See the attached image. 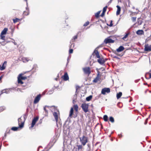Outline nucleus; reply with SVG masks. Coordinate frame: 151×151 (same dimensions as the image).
I'll return each instance as SVG.
<instances>
[{
  "instance_id": "obj_1",
  "label": "nucleus",
  "mask_w": 151,
  "mask_h": 151,
  "mask_svg": "<svg viewBox=\"0 0 151 151\" xmlns=\"http://www.w3.org/2000/svg\"><path fill=\"white\" fill-rule=\"evenodd\" d=\"M51 110L53 112V115L55 118L56 122H57L58 121V114L59 113V111L57 110L56 108L54 106H51Z\"/></svg>"
},
{
  "instance_id": "obj_2",
  "label": "nucleus",
  "mask_w": 151,
  "mask_h": 151,
  "mask_svg": "<svg viewBox=\"0 0 151 151\" xmlns=\"http://www.w3.org/2000/svg\"><path fill=\"white\" fill-rule=\"evenodd\" d=\"M79 139L81 144L83 146H85L88 142V137L84 135H83L82 137H80Z\"/></svg>"
},
{
  "instance_id": "obj_3",
  "label": "nucleus",
  "mask_w": 151,
  "mask_h": 151,
  "mask_svg": "<svg viewBox=\"0 0 151 151\" xmlns=\"http://www.w3.org/2000/svg\"><path fill=\"white\" fill-rule=\"evenodd\" d=\"M81 107L85 113L87 112L88 111V105L86 103L82 104Z\"/></svg>"
},
{
  "instance_id": "obj_4",
  "label": "nucleus",
  "mask_w": 151,
  "mask_h": 151,
  "mask_svg": "<svg viewBox=\"0 0 151 151\" xmlns=\"http://www.w3.org/2000/svg\"><path fill=\"white\" fill-rule=\"evenodd\" d=\"M38 117H36L34 118L32 121L31 127H29L30 129L34 127V126L36 122L38 120Z\"/></svg>"
},
{
  "instance_id": "obj_5",
  "label": "nucleus",
  "mask_w": 151,
  "mask_h": 151,
  "mask_svg": "<svg viewBox=\"0 0 151 151\" xmlns=\"http://www.w3.org/2000/svg\"><path fill=\"white\" fill-rule=\"evenodd\" d=\"M110 92V89L109 88H103L101 91V93L105 95L106 93H109Z\"/></svg>"
},
{
  "instance_id": "obj_6",
  "label": "nucleus",
  "mask_w": 151,
  "mask_h": 151,
  "mask_svg": "<svg viewBox=\"0 0 151 151\" xmlns=\"http://www.w3.org/2000/svg\"><path fill=\"white\" fill-rule=\"evenodd\" d=\"M83 70L84 73L86 74L89 75L91 73L90 68L89 67L83 68Z\"/></svg>"
},
{
  "instance_id": "obj_7",
  "label": "nucleus",
  "mask_w": 151,
  "mask_h": 151,
  "mask_svg": "<svg viewBox=\"0 0 151 151\" xmlns=\"http://www.w3.org/2000/svg\"><path fill=\"white\" fill-rule=\"evenodd\" d=\"M41 97V95L40 94L38 95L35 98L34 101V104H36L38 102L40 99Z\"/></svg>"
},
{
  "instance_id": "obj_8",
  "label": "nucleus",
  "mask_w": 151,
  "mask_h": 151,
  "mask_svg": "<svg viewBox=\"0 0 151 151\" xmlns=\"http://www.w3.org/2000/svg\"><path fill=\"white\" fill-rule=\"evenodd\" d=\"M114 41L110 38H108L105 39L104 40V42L106 44L108 43H113L114 42Z\"/></svg>"
},
{
  "instance_id": "obj_9",
  "label": "nucleus",
  "mask_w": 151,
  "mask_h": 151,
  "mask_svg": "<svg viewBox=\"0 0 151 151\" xmlns=\"http://www.w3.org/2000/svg\"><path fill=\"white\" fill-rule=\"evenodd\" d=\"M92 54L94 56V55H95L97 58H99L100 57L99 52L97 50H96V49L94 50Z\"/></svg>"
},
{
  "instance_id": "obj_10",
  "label": "nucleus",
  "mask_w": 151,
  "mask_h": 151,
  "mask_svg": "<svg viewBox=\"0 0 151 151\" xmlns=\"http://www.w3.org/2000/svg\"><path fill=\"white\" fill-rule=\"evenodd\" d=\"M65 81H67L69 80V78L67 73H65L64 75L62 77Z\"/></svg>"
},
{
  "instance_id": "obj_11",
  "label": "nucleus",
  "mask_w": 151,
  "mask_h": 151,
  "mask_svg": "<svg viewBox=\"0 0 151 151\" xmlns=\"http://www.w3.org/2000/svg\"><path fill=\"white\" fill-rule=\"evenodd\" d=\"M145 50L147 51H151V45H145Z\"/></svg>"
},
{
  "instance_id": "obj_12",
  "label": "nucleus",
  "mask_w": 151,
  "mask_h": 151,
  "mask_svg": "<svg viewBox=\"0 0 151 151\" xmlns=\"http://www.w3.org/2000/svg\"><path fill=\"white\" fill-rule=\"evenodd\" d=\"M98 62L101 65H103L105 63V61L104 58H99L97 60Z\"/></svg>"
},
{
  "instance_id": "obj_13",
  "label": "nucleus",
  "mask_w": 151,
  "mask_h": 151,
  "mask_svg": "<svg viewBox=\"0 0 151 151\" xmlns=\"http://www.w3.org/2000/svg\"><path fill=\"white\" fill-rule=\"evenodd\" d=\"M124 49V48L123 46H121L119 47L116 49V51L117 52H119L123 51Z\"/></svg>"
},
{
  "instance_id": "obj_14",
  "label": "nucleus",
  "mask_w": 151,
  "mask_h": 151,
  "mask_svg": "<svg viewBox=\"0 0 151 151\" xmlns=\"http://www.w3.org/2000/svg\"><path fill=\"white\" fill-rule=\"evenodd\" d=\"M6 63L7 62L6 61L4 62L2 66L0 67V69L1 70H2L5 69L6 66H4V65H6Z\"/></svg>"
},
{
  "instance_id": "obj_15",
  "label": "nucleus",
  "mask_w": 151,
  "mask_h": 151,
  "mask_svg": "<svg viewBox=\"0 0 151 151\" xmlns=\"http://www.w3.org/2000/svg\"><path fill=\"white\" fill-rule=\"evenodd\" d=\"M136 34L139 35H141L143 34L144 31L142 30H139L136 32Z\"/></svg>"
},
{
  "instance_id": "obj_16",
  "label": "nucleus",
  "mask_w": 151,
  "mask_h": 151,
  "mask_svg": "<svg viewBox=\"0 0 151 151\" xmlns=\"http://www.w3.org/2000/svg\"><path fill=\"white\" fill-rule=\"evenodd\" d=\"M8 30V29L7 28H5L1 32V34L2 35H5L6 34Z\"/></svg>"
},
{
  "instance_id": "obj_17",
  "label": "nucleus",
  "mask_w": 151,
  "mask_h": 151,
  "mask_svg": "<svg viewBox=\"0 0 151 151\" xmlns=\"http://www.w3.org/2000/svg\"><path fill=\"white\" fill-rule=\"evenodd\" d=\"M116 7L117 8V9L116 12V14L117 15H118L120 14L121 11V8L118 5Z\"/></svg>"
},
{
  "instance_id": "obj_18",
  "label": "nucleus",
  "mask_w": 151,
  "mask_h": 151,
  "mask_svg": "<svg viewBox=\"0 0 151 151\" xmlns=\"http://www.w3.org/2000/svg\"><path fill=\"white\" fill-rule=\"evenodd\" d=\"M21 74H19L18 77V83L23 84V82L22 81L21 79L20 78V77H21Z\"/></svg>"
},
{
  "instance_id": "obj_19",
  "label": "nucleus",
  "mask_w": 151,
  "mask_h": 151,
  "mask_svg": "<svg viewBox=\"0 0 151 151\" xmlns=\"http://www.w3.org/2000/svg\"><path fill=\"white\" fill-rule=\"evenodd\" d=\"M122 95V92H119L118 93H117L116 94V97L117 99H119L120 98Z\"/></svg>"
},
{
  "instance_id": "obj_20",
  "label": "nucleus",
  "mask_w": 151,
  "mask_h": 151,
  "mask_svg": "<svg viewBox=\"0 0 151 151\" xmlns=\"http://www.w3.org/2000/svg\"><path fill=\"white\" fill-rule=\"evenodd\" d=\"M4 89V93H6V94H8V93H9L10 92V89Z\"/></svg>"
},
{
  "instance_id": "obj_21",
  "label": "nucleus",
  "mask_w": 151,
  "mask_h": 151,
  "mask_svg": "<svg viewBox=\"0 0 151 151\" xmlns=\"http://www.w3.org/2000/svg\"><path fill=\"white\" fill-rule=\"evenodd\" d=\"M92 97V95H90L86 98V100L87 101H89L91 99Z\"/></svg>"
},
{
  "instance_id": "obj_22",
  "label": "nucleus",
  "mask_w": 151,
  "mask_h": 151,
  "mask_svg": "<svg viewBox=\"0 0 151 151\" xmlns=\"http://www.w3.org/2000/svg\"><path fill=\"white\" fill-rule=\"evenodd\" d=\"M73 108H71L70 111V113L69 114V116L70 117L72 115H73Z\"/></svg>"
},
{
  "instance_id": "obj_23",
  "label": "nucleus",
  "mask_w": 151,
  "mask_h": 151,
  "mask_svg": "<svg viewBox=\"0 0 151 151\" xmlns=\"http://www.w3.org/2000/svg\"><path fill=\"white\" fill-rule=\"evenodd\" d=\"M51 107L49 106H45L44 107V110L46 112V113H47L48 112V111L46 109V107H48V108H50V109L51 110Z\"/></svg>"
},
{
  "instance_id": "obj_24",
  "label": "nucleus",
  "mask_w": 151,
  "mask_h": 151,
  "mask_svg": "<svg viewBox=\"0 0 151 151\" xmlns=\"http://www.w3.org/2000/svg\"><path fill=\"white\" fill-rule=\"evenodd\" d=\"M103 119L105 121H107L108 120V117L107 116V115H104V116Z\"/></svg>"
},
{
  "instance_id": "obj_25",
  "label": "nucleus",
  "mask_w": 151,
  "mask_h": 151,
  "mask_svg": "<svg viewBox=\"0 0 151 151\" xmlns=\"http://www.w3.org/2000/svg\"><path fill=\"white\" fill-rule=\"evenodd\" d=\"M129 34V33L128 32L126 34V35L124 36L122 38V39L123 40H124L126 39L128 36V35Z\"/></svg>"
},
{
  "instance_id": "obj_26",
  "label": "nucleus",
  "mask_w": 151,
  "mask_h": 151,
  "mask_svg": "<svg viewBox=\"0 0 151 151\" xmlns=\"http://www.w3.org/2000/svg\"><path fill=\"white\" fill-rule=\"evenodd\" d=\"M101 12V11H99L95 14V16L96 18H98L99 17V15Z\"/></svg>"
},
{
  "instance_id": "obj_27",
  "label": "nucleus",
  "mask_w": 151,
  "mask_h": 151,
  "mask_svg": "<svg viewBox=\"0 0 151 151\" xmlns=\"http://www.w3.org/2000/svg\"><path fill=\"white\" fill-rule=\"evenodd\" d=\"M99 75V74H98L97 76L96 77V78L94 79L93 80V82L95 83H96L98 81V77Z\"/></svg>"
},
{
  "instance_id": "obj_28",
  "label": "nucleus",
  "mask_w": 151,
  "mask_h": 151,
  "mask_svg": "<svg viewBox=\"0 0 151 151\" xmlns=\"http://www.w3.org/2000/svg\"><path fill=\"white\" fill-rule=\"evenodd\" d=\"M109 120L112 123L114 122V118L112 116H110L109 117Z\"/></svg>"
},
{
  "instance_id": "obj_29",
  "label": "nucleus",
  "mask_w": 151,
  "mask_h": 151,
  "mask_svg": "<svg viewBox=\"0 0 151 151\" xmlns=\"http://www.w3.org/2000/svg\"><path fill=\"white\" fill-rule=\"evenodd\" d=\"M18 129V127H13L12 128L11 130L14 131H16Z\"/></svg>"
},
{
  "instance_id": "obj_30",
  "label": "nucleus",
  "mask_w": 151,
  "mask_h": 151,
  "mask_svg": "<svg viewBox=\"0 0 151 151\" xmlns=\"http://www.w3.org/2000/svg\"><path fill=\"white\" fill-rule=\"evenodd\" d=\"M21 74V76L20 77V78L21 79V80H24L25 79L27 78V77H26L24 76H22V74Z\"/></svg>"
},
{
  "instance_id": "obj_31",
  "label": "nucleus",
  "mask_w": 151,
  "mask_h": 151,
  "mask_svg": "<svg viewBox=\"0 0 151 151\" xmlns=\"http://www.w3.org/2000/svg\"><path fill=\"white\" fill-rule=\"evenodd\" d=\"M22 60L23 62H25L27 61H28V60H27V58H22Z\"/></svg>"
},
{
  "instance_id": "obj_32",
  "label": "nucleus",
  "mask_w": 151,
  "mask_h": 151,
  "mask_svg": "<svg viewBox=\"0 0 151 151\" xmlns=\"http://www.w3.org/2000/svg\"><path fill=\"white\" fill-rule=\"evenodd\" d=\"M74 108L76 111H78V106L77 105H74Z\"/></svg>"
},
{
  "instance_id": "obj_33",
  "label": "nucleus",
  "mask_w": 151,
  "mask_h": 151,
  "mask_svg": "<svg viewBox=\"0 0 151 151\" xmlns=\"http://www.w3.org/2000/svg\"><path fill=\"white\" fill-rule=\"evenodd\" d=\"M53 90L52 89L48 91V92L47 93V94L48 95H50L53 93Z\"/></svg>"
},
{
  "instance_id": "obj_34",
  "label": "nucleus",
  "mask_w": 151,
  "mask_h": 151,
  "mask_svg": "<svg viewBox=\"0 0 151 151\" xmlns=\"http://www.w3.org/2000/svg\"><path fill=\"white\" fill-rule=\"evenodd\" d=\"M0 37H1V39L3 40H5V37L4 36H3V35H2L1 34L0 35Z\"/></svg>"
},
{
  "instance_id": "obj_35",
  "label": "nucleus",
  "mask_w": 151,
  "mask_h": 151,
  "mask_svg": "<svg viewBox=\"0 0 151 151\" xmlns=\"http://www.w3.org/2000/svg\"><path fill=\"white\" fill-rule=\"evenodd\" d=\"M107 8V6H105V7H104V8H103V12H106V9Z\"/></svg>"
},
{
  "instance_id": "obj_36",
  "label": "nucleus",
  "mask_w": 151,
  "mask_h": 151,
  "mask_svg": "<svg viewBox=\"0 0 151 151\" xmlns=\"http://www.w3.org/2000/svg\"><path fill=\"white\" fill-rule=\"evenodd\" d=\"M78 149V150H81L82 148V145H77Z\"/></svg>"
},
{
  "instance_id": "obj_37",
  "label": "nucleus",
  "mask_w": 151,
  "mask_h": 151,
  "mask_svg": "<svg viewBox=\"0 0 151 151\" xmlns=\"http://www.w3.org/2000/svg\"><path fill=\"white\" fill-rule=\"evenodd\" d=\"M18 20H19V19L17 18L14 19H13V21L14 23H16V22H18Z\"/></svg>"
},
{
  "instance_id": "obj_38",
  "label": "nucleus",
  "mask_w": 151,
  "mask_h": 151,
  "mask_svg": "<svg viewBox=\"0 0 151 151\" xmlns=\"http://www.w3.org/2000/svg\"><path fill=\"white\" fill-rule=\"evenodd\" d=\"M89 24V22L88 21H87L83 25L84 26L86 27Z\"/></svg>"
},
{
  "instance_id": "obj_39",
  "label": "nucleus",
  "mask_w": 151,
  "mask_h": 151,
  "mask_svg": "<svg viewBox=\"0 0 151 151\" xmlns=\"http://www.w3.org/2000/svg\"><path fill=\"white\" fill-rule=\"evenodd\" d=\"M136 17H132V20L133 22H134L136 21Z\"/></svg>"
},
{
  "instance_id": "obj_40",
  "label": "nucleus",
  "mask_w": 151,
  "mask_h": 151,
  "mask_svg": "<svg viewBox=\"0 0 151 151\" xmlns=\"http://www.w3.org/2000/svg\"><path fill=\"white\" fill-rule=\"evenodd\" d=\"M77 37H78V35H75L73 37V40H75L76 39H77Z\"/></svg>"
},
{
  "instance_id": "obj_41",
  "label": "nucleus",
  "mask_w": 151,
  "mask_h": 151,
  "mask_svg": "<svg viewBox=\"0 0 151 151\" xmlns=\"http://www.w3.org/2000/svg\"><path fill=\"white\" fill-rule=\"evenodd\" d=\"M110 27H111L113 25V24H112V21L111 20V21L110 23V24L109 25L108 24H107Z\"/></svg>"
},
{
  "instance_id": "obj_42",
  "label": "nucleus",
  "mask_w": 151,
  "mask_h": 151,
  "mask_svg": "<svg viewBox=\"0 0 151 151\" xmlns=\"http://www.w3.org/2000/svg\"><path fill=\"white\" fill-rule=\"evenodd\" d=\"M24 124V123H22L20 125H19V127L20 128L22 127H23Z\"/></svg>"
},
{
  "instance_id": "obj_43",
  "label": "nucleus",
  "mask_w": 151,
  "mask_h": 151,
  "mask_svg": "<svg viewBox=\"0 0 151 151\" xmlns=\"http://www.w3.org/2000/svg\"><path fill=\"white\" fill-rule=\"evenodd\" d=\"M73 50L72 49H70L69 50V53L70 54H71L73 53Z\"/></svg>"
},
{
  "instance_id": "obj_44",
  "label": "nucleus",
  "mask_w": 151,
  "mask_h": 151,
  "mask_svg": "<svg viewBox=\"0 0 151 151\" xmlns=\"http://www.w3.org/2000/svg\"><path fill=\"white\" fill-rule=\"evenodd\" d=\"M105 12H102V13L101 14V15H100L101 16V17H103L105 14Z\"/></svg>"
},
{
  "instance_id": "obj_45",
  "label": "nucleus",
  "mask_w": 151,
  "mask_h": 151,
  "mask_svg": "<svg viewBox=\"0 0 151 151\" xmlns=\"http://www.w3.org/2000/svg\"><path fill=\"white\" fill-rule=\"evenodd\" d=\"M0 109H1V111H2L3 110H4V109H5V108L4 107H1Z\"/></svg>"
},
{
  "instance_id": "obj_46",
  "label": "nucleus",
  "mask_w": 151,
  "mask_h": 151,
  "mask_svg": "<svg viewBox=\"0 0 151 151\" xmlns=\"http://www.w3.org/2000/svg\"><path fill=\"white\" fill-rule=\"evenodd\" d=\"M148 120V118H147L146 119L145 121V124H147Z\"/></svg>"
},
{
  "instance_id": "obj_47",
  "label": "nucleus",
  "mask_w": 151,
  "mask_h": 151,
  "mask_svg": "<svg viewBox=\"0 0 151 151\" xmlns=\"http://www.w3.org/2000/svg\"><path fill=\"white\" fill-rule=\"evenodd\" d=\"M149 79L150 78H151V70H150V73H149Z\"/></svg>"
},
{
  "instance_id": "obj_48",
  "label": "nucleus",
  "mask_w": 151,
  "mask_h": 151,
  "mask_svg": "<svg viewBox=\"0 0 151 151\" xmlns=\"http://www.w3.org/2000/svg\"><path fill=\"white\" fill-rule=\"evenodd\" d=\"M26 12L25 11H24V14L25 15H28L29 14V12H27V14L25 13H26Z\"/></svg>"
},
{
  "instance_id": "obj_49",
  "label": "nucleus",
  "mask_w": 151,
  "mask_h": 151,
  "mask_svg": "<svg viewBox=\"0 0 151 151\" xmlns=\"http://www.w3.org/2000/svg\"><path fill=\"white\" fill-rule=\"evenodd\" d=\"M6 133H5L4 136V137H3V139H4L6 138Z\"/></svg>"
},
{
  "instance_id": "obj_50",
  "label": "nucleus",
  "mask_w": 151,
  "mask_h": 151,
  "mask_svg": "<svg viewBox=\"0 0 151 151\" xmlns=\"http://www.w3.org/2000/svg\"><path fill=\"white\" fill-rule=\"evenodd\" d=\"M4 90H2L1 91V94H0V95H1V94H3V93H4Z\"/></svg>"
},
{
  "instance_id": "obj_51",
  "label": "nucleus",
  "mask_w": 151,
  "mask_h": 151,
  "mask_svg": "<svg viewBox=\"0 0 151 151\" xmlns=\"http://www.w3.org/2000/svg\"><path fill=\"white\" fill-rule=\"evenodd\" d=\"M21 120V119L20 118H19L18 119V122L19 124V122H20Z\"/></svg>"
},
{
  "instance_id": "obj_52",
  "label": "nucleus",
  "mask_w": 151,
  "mask_h": 151,
  "mask_svg": "<svg viewBox=\"0 0 151 151\" xmlns=\"http://www.w3.org/2000/svg\"><path fill=\"white\" fill-rule=\"evenodd\" d=\"M112 0H110L108 4H109V5L112 2Z\"/></svg>"
},
{
  "instance_id": "obj_53",
  "label": "nucleus",
  "mask_w": 151,
  "mask_h": 151,
  "mask_svg": "<svg viewBox=\"0 0 151 151\" xmlns=\"http://www.w3.org/2000/svg\"><path fill=\"white\" fill-rule=\"evenodd\" d=\"M72 45H73V47H74V44L73 43L72 44H71V46H70V47H71L72 46Z\"/></svg>"
},
{
  "instance_id": "obj_54",
  "label": "nucleus",
  "mask_w": 151,
  "mask_h": 151,
  "mask_svg": "<svg viewBox=\"0 0 151 151\" xmlns=\"http://www.w3.org/2000/svg\"><path fill=\"white\" fill-rule=\"evenodd\" d=\"M3 78V76H1L0 77V81L2 79V78Z\"/></svg>"
},
{
  "instance_id": "obj_55",
  "label": "nucleus",
  "mask_w": 151,
  "mask_h": 151,
  "mask_svg": "<svg viewBox=\"0 0 151 151\" xmlns=\"http://www.w3.org/2000/svg\"><path fill=\"white\" fill-rule=\"evenodd\" d=\"M13 43H14V45H17V43L16 42H13Z\"/></svg>"
},
{
  "instance_id": "obj_56",
  "label": "nucleus",
  "mask_w": 151,
  "mask_h": 151,
  "mask_svg": "<svg viewBox=\"0 0 151 151\" xmlns=\"http://www.w3.org/2000/svg\"><path fill=\"white\" fill-rule=\"evenodd\" d=\"M119 137H122V135L121 134H120L119 135Z\"/></svg>"
},
{
  "instance_id": "obj_57",
  "label": "nucleus",
  "mask_w": 151,
  "mask_h": 151,
  "mask_svg": "<svg viewBox=\"0 0 151 151\" xmlns=\"http://www.w3.org/2000/svg\"><path fill=\"white\" fill-rule=\"evenodd\" d=\"M18 90H19V91H21L20 89L19 88H18L17 89V91H18Z\"/></svg>"
},
{
  "instance_id": "obj_58",
  "label": "nucleus",
  "mask_w": 151,
  "mask_h": 151,
  "mask_svg": "<svg viewBox=\"0 0 151 151\" xmlns=\"http://www.w3.org/2000/svg\"><path fill=\"white\" fill-rule=\"evenodd\" d=\"M68 60H69V58L68 57Z\"/></svg>"
},
{
  "instance_id": "obj_59",
  "label": "nucleus",
  "mask_w": 151,
  "mask_h": 151,
  "mask_svg": "<svg viewBox=\"0 0 151 151\" xmlns=\"http://www.w3.org/2000/svg\"><path fill=\"white\" fill-rule=\"evenodd\" d=\"M114 58H117V57L116 56H114Z\"/></svg>"
},
{
  "instance_id": "obj_60",
  "label": "nucleus",
  "mask_w": 151,
  "mask_h": 151,
  "mask_svg": "<svg viewBox=\"0 0 151 151\" xmlns=\"http://www.w3.org/2000/svg\"><path fill=\"white\" fill-rule=\"evenodd\" d=\"M147 83H144V84H145V85H146V84H147Z\"/></svg>"
},
{
  "instance_id": "obj_61",
  "label": "nucleus",
  "mask_w": 151,
  "mask_h": 151,
  "mask_svg": "<svg viewBox=\"0 0 151 151\" xmlns=\"http://www.w3.org/2000/svg\"><path fill=\"white\" fill-rule=\"evenodd\" d=\"M10 130H9V132H8V133H10L9 132H10Z\"/></svg>"
},
{
  "instance_id": "obj_62",
  "label": "nucleus",
  "mask_w": 151,
  "mask_h": 151,
  "mask_svg": "<svg viewBox=\"0 0 151 151\" xmlns=\"http://www.w3.org/2000/svg\"><path fill=\"white\" fill-rule=\"evenodd\" d=\"M132 101V100H130L129 101V102H130L131 101Z\"/></svg>"
},
{
  "instance_id": "obj_63",
  "label": "nucleus",
  "mask_w": 151,
  "mask_h": 151,
  "mask_svg": "<svg viewBox=\"0 0 151 151\" xmlns=\"http://www.w3.org/2000/svg\"><path fill=\"white\" fill-rule=\"evenodd\" d=\"M41 147L40 146H39V147H38V149H39V147Z\"/></svg>"
},
{
  "instance_id": "obj_64",
  "label": "nucleus",
  "mask_w": 151,
  "mask_h": 151,
  "mask_svg": "<svg viewBox=\"0 0 151 151\" xmlns=\"http://www.w3.org/2000/svg\"><path fill=\"white\" fill-rule=\"evenodd\" d=\"M141 24V23H139V24H140H140Z\"/></svg>"
}]
</instances>
